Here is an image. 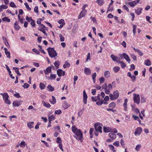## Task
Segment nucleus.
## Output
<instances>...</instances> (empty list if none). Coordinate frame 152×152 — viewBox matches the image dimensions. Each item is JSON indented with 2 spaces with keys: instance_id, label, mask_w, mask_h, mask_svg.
Instances as JSON below:
<instances>
[{
  "instance_id": "nucleus-1",
  "label": "nucleus",
  "mask_w": 152,
  "mask_h": 152,
  "mask_svg": "<svg viewBox=\"0 0 152 152\" xmlns=\"http://www.w3.org/2000/svg\"><path fill=\"white\" fill-rule=\"evenodd\" d=\"M73 133L75 134L73 137L77 140H80L81 142L83 141V133L80 129H78L75 126H73L72 127Z\"/></svg>"
},
{
  "instance_id": "nucleus-2",
  "label": "nucleus",
  "mask_w": 152,
  "mask_h": 152,
  "mask_svg": "<svg viewBox=\"0 0 152 152\" xmlns=\"http://www.w3.org/2000/svg\"><path fill=\"white\" fill-rule=\"evenodd\" d=\"M49 56L51 58H54L57 55L56 51L54 50V48L49 47L47 49Z\"/></svg>"
},
{
  "instance_id": "nucleus-3",
  "label": "nucleus",
  "mask_w": 152,
  "mask_h": 152,
  "mask_svg": "<svg viewBox=\"0 0 152 152\" xmlns=\"http://www.w3.org/2000/svg\"><path fill=\"white\" fill-rule=\"evenodd\" d=\"M110 97V99L112 100H114L117 99L119 97V94L118 91L116 90L114 91L113 93V94H110L109 95Z\"/></svg>"
},
{
  "instance_id": "nucleus-4",
  "label": "nucleus",
  "mask_w": 152,
  "mask_h": 152,
  "mask_svg": "<svg viewBox=\"0 0 152 152\" xmlns=\"http://www.w3.org/2000/svg\"><path fill=\"white\" fill-rule=\"evenodd\" d=\"M133 100L134 102L137 104H139L140 102V95L136 94H133Z\"/></svg>"
},
{
  "instance_id": "nucleus-5",
  "label": "nucleus",
  "mask_w": 152,
  "mask_h": 152,
  "mask_svg": "<svg viewBox=\"0 0 152 152\" xmlns=\"http://www.w3.org/2000/svg\"><path fill=\"white\" fill-rule=\"evenodd\" d=\"M101 125L102 124L99 123H97L94 124V126L96 131H98L101 133L102 132Z\"/></svg>"
},
{
  "instance_id": "nucleus-6",
  "label": "nucleus",
  "mask_w": 152,
  "mask_h": 152,
  "mask_svg": "<svg viewBox=\"0 0 152 152\" xmlns=\"http://www.w3.org/2000/svg\"><path fill=\"white\" fill-rule=\"evenodd\" d=\"M39 27L40 28H39V30L42 32L46 36H47V34L45 31V30H47V28L43 24L40 25Z\"/></svg>"
},
{
  "instance_id": "nucleus-7",
  "label": "nucleus",
  "mask_w": 152,
  "mask_h": 152,
  "mask_svg": "<svg viewBox=\"0 0 152 152\" xmlns=\"http://www.w3.org/2000/svg\"><path fill=\"white\" fill-rule=\"evenodd\" d=\"M142 129L140 127H138L136 129L134 132V134L135 136L139 135L142 132Z\"/></svg>"
},
{
  "instance_id": "nucleus-8",
  "label": "nucleus",
  "mask_w": 152,
  "mask_h": 152,
  "mask_svg": "<svg viewBox=\"0 0 152 152\" xmlns=\"http://www.w3.org/2000/svg\"><path fill=\"white\" fill-rule=\"evenodd\" d=\"M110 57L112 60L118 63V61L120 60V58L118 56H115L114 55L112 54L110 55Z\"/></svg>"
},
{
  "instance_id": "nucleus-9",
  "label": "nucleus",
  "mask_w": 152,
  "mask_h": 152,
  "mask_svg": "<svg viewBox=\"0 0 152 152\" xmlns=\"http://www.w3.org/2000/svg\"><path fill=\"white\" fill-rule=\"evenodd\" d=\"M23 101L21 100H17L13 102L12 104L13 106L18 107L22 103Z\"/></svg>"
},
{
  "instance_id": "nucleus-10",
  "label": "nucleus",
  "mask_w": 152,
  "mask_h": 152,
  "mask_svg": "<svg viewBox=\"0 0 152 152\" xmlns=\"http://www.w3.org/2000/svg\"><path fill=\"white\" fill-rule=\"evenodd\" d=\"M87 12V10H82L78 16V18L80 19L85 16Z\"/></svg>"
},
{
  "instance_id": "nucleus-11",
  "label": "nucleus",
  "mask_w": 152,
  "mask_h": 152,
  "mask_svg": "<svg viewBox=\"0 0 152 152\" xmlns=\"http://www.w3.org/2000/svg\"><path fill=\"white\" fill-rule=\"evenodd\" d=\"M57 73L59 77L65 75V72L60 69H59L57 70Z\"/></svg>"
},
{
  "instance_id": "nucleus-12",
  "label": "nucleus",
  "mask_w": 152,
  "mask_h": 152,
  "mask_svg": "<svg viewBox=\"0 0 152 152\" xmlns=\"http://www.w3.org/2000/svg\"><path fill=\"white\" fill-rule=\"evenodd\" d=\"M87 96L86 93V91L84 90L83 91V102L85 104L87 103Z\"/></svg>"
},
{
  "instance_id": "nucleus-13",
  "label": "nucleus",
  "mask_w": 152,
  "mask_h": 152,
  "mask_svg": "<svg viewBox=\"0 0 152 152\" xmlns=\"http://www.w3.org/2000/svg\"><path fill=\"white\" fill-rule=\"evenodd\" d=\"M128 101V99H125L124 100V102L123 104V105L124 107V110L125 111H128L127 103Z\"/></svg>"
},
{
  "instance_id": "nucleus-14",
  "label": "nucleus",
  "mask_w": 152,
  "mask_h": 152,
  "mask_svg": "<svg viewBox=\"0 0 152 152\" xmlns=\"http://www.w3.org/2000/svg\"><path fill=\"white\" fill-rule=\"evenodd\" d=\"M84 72L85 74L87 75H90L91 73V70L88 68H84Z\"/></svg>"
},
{
  "instance_id": "nucleus-15",
  "label": "nucleus",
  "mask_w": 152,
  "mask_h": 152,
  "mask_svg": "<svg viewBox=\"0 0 152 152\" xmlns=\"http://www.w3.org/2000/svg\"><path fill=\"white\" fill-rule=\"evenodd\" d=\"M51 67L49 66L45 70H44L45 74L46 75H48L51 72Z\"/></svg>"
},
{
  "instance_id": "nucleus-16",
  "label": "nucleus",
  "mask_w": 152,
  "mask_h": 152,
  "mask_svg": "<svg viewBox=\"0 0 152 152\" xmlns=\"http://www.w3.org/2000/svg\"><path fill=\"white\" fill-rule=\"evenodd\" d=\"M109 135L110 137L113 140L115 139L116 137V134L112 132H110L109 134Z\"/></svg>"
},
{
  "instance_id": "nucleus-17",
  "label": "nucleus",
  "mask_w": 152,
  "mask_h": 152,
  "mask_svg": "<svg viewBox=\"0 0 152 152\" xmlns=\"http://www.w3.org/2000/svg\"><path fill=\"white\" fill-rule=\"evenodd\" d=\"M103 131L105 132L108 133L112 132V129L110 127H104L103 128Z\"/></svg>"
},
{
  "instance_id": "nucleus-18",
  "label": "nucleus",
  "mask_w": 152,
  "mask_h": 152,
  "mask_svg": "<svg viewBox=\"0 0 152 152\" xmlns=\"http://www.w3.org/2000/svg\"><path fill=\"white\" fill-rule=\"evenodd\" d=\"M126 4H129L131 7H134L137 4V3H136V2L135 1H134L126 3Z\"/></svg>"
},
{
  "instance_id": "nucleus-19",
  "label": "nucleus",
  "mask_w": 152,
  "mask_h": 152,
  "mask_svg": "<svg viewBox=\"0 0 152 152\" xmlns=\"http://www.w3.org/2000/svg\"><path fill=\"white\" fill-rule=\"evenodd\" d=\"M4 50L5 53L7 56V57L8 58H10V52L8 51L7 49L6 48H4Z\"/></svg>"
},
{
  "instance_id": "nucleus-20",
  "label": "nucleus",
  "mask_w": 152,
  "mask_h": 152,
  "mask_svg": "<svg viewBox=\"0 0 152 152\" xmlns=\"http://www.w3.org/2000/svg\"><path fill=\"white\" fill-rule=\"evenodd\" d=\"M50 103L53 104H55L56 102V99L54 96H52V99L49 100Z\"/></svg>"
},
{
  "instance_id": "nucleus-21",
  "label": "nucleus",
  "mask_w": 152,
  "mask_h": 152,
  "mask_svg": "<svg viewBox=\"0 0 152 152\" xmlns=\"http://www.w3.org/2000/svg\"><path fill=\"white\" fill-rule=\"evenodd\" d=\"M56 75L53 74H50V77H46V78L47 79H48L49 80H52L55 79L56 78Z\"/></svg>"
},
{
  "instance_id": "nucleus-22",
  "label": "nucleus",
  "mask_w": 152,
  "mask_h": 152,
  "mask_svg": "<svg viewBox=\"0 0 152 152\" xmlns=\"http://www.w3.org/2000/svg\"><path fill=\"white\" fill-rule=\"evenodd\" d=\"M14 28L15 30H18L20 28V26L18 25V23L16 21L14 24Z\"/></svg>"
},
{
  "instance_id": "nucleus-23",
  "label": "nucleus",
  "mask_w": 152,
  "mask_h": 152,
  "mask_svg": "<svg viewBox=\"0 0 152 152\" xmlns=\"http://www.w3.org/2000/svg\"><path fill=\"white\" fill-rule=\"evenodd\" d=\"M70 66V64L68 61H66L65 63L63 65V67L64 68H69Z\"/></svg>"
},
{
  "instance_id": "nucleus-24",
  "label": "nucleus",
  "mask_w": 152,
  "mask_h": 152,
  "mask_svg": "<svg viewBox=\"0 0 152 152\" xmlns=\"http://www.w3.org/2000/svg\"><path fill=\"white\" fill-rule=\"evenodd\" d=\"M142 10V8H138L136 10H135V12L137 15H139L141 13Z\"/></svg>"
},
{
  "instance_id": "nucleus-25",
  "label": "nucleus",
  "mask_w": 152,
  "mask_h": 152,
  "mask_svg": "<svg viewBox=\"0 0 152 152\" xmlns=\"http://www.w3.org/2000/svg\"><path fill=\"white\" fill-rule=\"evenodd\" d=\"M96 2L100 6H102L104 3V1L103 0H97Z\"/></svg>"
},
{
  "instance_id": "nucleus-26",
  "label": "nucleus",
  "mask_w": 152,
  "mask_h": 152,
  "mask_svg": "<svg viewBox=\"0 0 152 152\" xmlns=\"http://www.w3.org/2000/svg\"><path fill=\"white\" fill-rule=\"evenodd\" d=\"M34 124V122L33 121L29 122L27 123V125L28 128L31 129L33 127V125Z\"/></svg>"
},
{
  "instance_id": "nucleus-27",
  "label": "nucleus",
  "mask_w": 152,
  "mask_h": 152,
  "mask_svg": "<svg viewBox=\"0 0 152 152\" xmlns=\"http://www.w3.org/2000/svg\"><path fill=\"white\" fill-rule=\"evenodd\" d=\"M110 75V72L109 71H106L104 72V75L106 78H108Z\"/></svg>"
},
{
  "instance_id": "nucleus-28",
  "label": "nucleus",
  "mask_w": 152,
  "mask_h": 152,
  "mask_svg": "<svg viewBox=\"0 0 152 152\" xmlns=\"http://www.w3.org/2000/svg\"><path fill=\"white\" fill-rule=\"evenodd\" d=\"M144 64L146 66H149L151 65V62L149 59H147L145 61Z\"/></svg>"
},
{
  "instance_id": "nucleus-29",
  "label": "nucleus",
  "mask_w": 152,
  "mask_h": 152,
  "mask_svg": "<svg viewBox=\"0 0 152 152\" xmlns=\"http://www.w3.org/2000/svg\"><path fill=\"white\" fill-rule=\"evenodd\" d=\"M118 63L120 64H121V67L122 68H124L126 66V64L122 61H120V60L119 61H118Z\"/></svg>"
},
{
  "instance_id": "nucleus-30",
  "label": "nucleus",
  "mask_w": 152,
  "mask_h": 152,
  "mask_svg": "<svg viewBox=\"0 0 152 152\" xmlns=\"http://www.w3.org/2000/svg\"><path fill=\"white\" fill-rule=\"evenodd\" d=\"M13 69L15 70V72L18 75H20L21 74L19 71L18 68L16 67H13Z\"/></svg>"
},
{
  "instance_id": "nucleus-31",
  "label": "nucleus",
  "mask_w": 152,
  "mask_h": 152,
  "mask_svg": "<svg viewBox=\"0 0 152 152\" xmlns=\"http://www.w3.org/2000/svg\"><path fill=\"white\" fill-rule=\"evenodd\" d=\"M124 58L126 60V61L128 63H129L130 61V59L129 56L126 53L125 55Z\"/></svg>"
},
{
  "instance_id": "nucleus-32",
  "label": "nucleus",
  "mask_w": 152,
  "mask_h": 152,
  "mask_svg": "<svg viewBox=\"0 0 152 152\" xmlns=\"http://www.w3.org/2000/svg\"><path fill=\"white\" fill-rule=\"evenodd\" d=\"M120 68L118 66H115L113 68V70L115 73L117 72L120 70Z\"/></svg>"
},
{
  "instance_id": "nucleus-33",
  "label": "nucleus",
  "mask_w": 152,
  "mask_h": 152,
  "mask_svg": "<svg viewBox=\"0 0 152 152\" xmlns=\"http://www.w3.org/2000/svg\"><path fill=\"white\" fill-rule=\"evenodd\" d=\"M47 88L48 91H53L54 90V87H52L50 85H48L47 86Z\"/></svg>"
},
{
  "instance_id": "nucleus-34",
  "label": "nucleus",
  "mask_w": 152,
  "mask_h": 152,
  "mask_svg": "<svg viewBox=\"0 0 152 152\" xmlns=\"http://www.w3.org/2000/svg\"><path fill=\"white\" fill-rule=\"evenodd\" d=\"M60 64V61H56L54 63V65L56 69L59 68Z\"/></svg>"
},
{
  "instance_id": "nucleus-35",
  "label": "nucleus",
  "mask_w": 152,
  "mask_h": 152,
  "mask_svg": "<svg viewBox=\"0 0 152 152\" xmlns=\"http://www.w3.org/2000/svg\"><path fill=\"white\" fill-rule=\"evenodd\" d=\"M48 119L49 121L51 122L52 121L55 119V117L54 115H52L48 117Z\"/></svg>"
},
{
  "instance_id": "nucleus-36",
  "label": "nucleus",
  "mask_w": 152,
  "mask_h": 152,
  "mask_svg": "<svg viewBox=\"0 0 152 152\" xmlns=\"http://www.w3.org/2000/svg\"><path fill=\"white\" fill-rule=\"evenodd\" d=\"M115 106V104L114 102H112L109 104V107L114 108Z\"/></svg>"
},
{
  "instance_id": "nucleus-37",
  "label": "nucleus",
  "mask_w": 152,
  "mask_h": 152,
  "mask_svg": "<svg viewBox=\"0 0 152 152\" xmlns=\"http://www.w3.org/2000/svg\"><path fill=\"white\" fill-rule=\"evenodd\" d=\"M140 96L141 99V102L142 103L145 102L146 101V98L143 95H141Z\"/></svg>"
},
{
  "instance_id": "nucleus-38",
  "label": "nucleus",
  "mask_w": 152,
  "mask_h": 152,
  "mask_svg": "<svg viewBox=\"0 0 152 152\" xmlns=\"http://www.w3.org/2000/svg\"><path fill=\"white\" fill-rule=\"evenodd\" d=\"M39 87L41 90H43L45 88V86L43 83H40L39 84Z\"/></svg>"
},
{
  "instance_id": "nucleus-39",
  "label": "nucleus",
  "mask_w": 152,
  "mask_h": 152,
  "mask_svg": "<svg viewBox=\"0 0 152 152\" xmlns=\"http://www.w3.org/2000/svg\"><path fill=\"white\" fill-rule=\"evenodd\" d=\"M25 142L24 141H23L20 142L19 145L20 147L24 148L25 147Z\"/></svg>"
},
{
  "instance_id": "nucleus-40",
  "label": "nucleus",
  "mask_w": 152,
  "mask_h": 152,
  "mask_svg": "<svg viewBox=\"0 0 152 152\" xmlns=\"http://www.w3.org/2000/svg\"><path fill=\"white\" fill-rule=\"evenodd\" d=\"M10 5L11 7H12L15 8H17V6L15 5V3L12 1L10 2Z\"/></svg>"
},
{
  "instance_id": "nucleus-41",
  "label": "nucleus",
  "mask_w": 152,
  "mask_h": 152,
  "mask_svg": "<svg viewBox=\"0 0 152 152\" xmlns=\"http://www.w3.org/2000/svg\"><path fill=\"white\" fill-rule=\"evenodd\" d=\"M2 20L6 21L7 22H10V19L7 17H4L2 19Z\"/></svg>"
},
{
  "instance_id": "nucleus-42",
  "label": "nucleus",
  "mask_w": 152,
  "mask_h": 152,
  "mask_svg": "<svg viewBox=\"0 0 152 152\" xmlns=\"http://www.w3.org/2000/svg\"><path fill=\"white\" fill-rule=\"evenodd\" d=\"M91 60V59L90 58V53H88L87 54V56L86 61H90Z\"/></svg>"
},
{
  "instance_id": "nucleus-43",
  "label": "nucleus",
  "mask_w": 152,
  "mask_h": 152,
  "mask_svg": "<svg viewBox=\"0 0 152 152\" xmlns=\"http://www.w3.org/2000/svg\"><path fill=\"white\" fill-rule=\"evenodd\" d=\"M26 8L28 11H30L31 10V8L29 7L28 5L27 2H25L24 4Z\"/></svg>"
},
{
  "instance_id": "nucleus-44",
  "label": "nucleus",
  "mask_w": 152,
  "mask_h": 152,
  "mask_svg": "<svg viewBox=\"0 0 152 152\" xmlns=\"http://www.w3.org/2000/svg\"><path fill=\"white\" fill-rule=\"evenodd\" d=\"M38 47L39 48V50L44 54H45V52L44 50L42 49V46L40 45H38Z\"/></svg>"
},
{
  "instance_id": "nucleus-45",
  "label": "nucleus",
  "mask_w": 152,
  "mask_h": 152,
  "mask_svg": "<svg viewBox=\"0 0 152 152\" xmlns=\"http://www.w3.org/2000/svg\"><path fill=\"white\" fill-rule=\"evenodd\" d=\"M61 111L60 109L56 110L55 111V114L56 115H60L61 114Z\"/></svg>"
},
{
  "instance_id": "nucleus-46",
  "label": "nucleus",
  "mask_w": 152,
  "mask_h": 152,
  "mask_svg": "<svg viewBox=\"0 0 152 152\" xmlns=\"http://www.w3.org/2000/svg\"><path fill=\"white\" fill-rule=\"evenodd\" d=\"M5 95L4 96H3V100L4 101L7 99L9 98V96L8 95V94L6 93V94H5Z\"/></svg>"
},
{
  "instance_id": "nucleus-47",
  "label": "nucleus",
  "mask_w": 152,
  "mask_h": 152,
  "mask_svg": "<svg viewBox=\"0 0 152 152\" xmlns=\"http://www.w3.org/2000/svg\"><path fill=\"white\" fill-rule=\"evenodd\" d=\"M43 105L44 106L46 107L47 108H50L51 105L49 103L44 102L43 104Z\"/></svg>"
},
{
  "instance_id": "nucleus-48",
  "label": "nucleus",
  "mask_w": 152,
  "mask_h": 152,
  "mask_svg": "<svg viewBox=\"0 0 152 152\" xmlns=\"http://www.w3.org/2000/svg\"><path fill=\"white\" fill-rule=\"evenodd\" d=\"M113 10V6L111 7V6L108 5L107 8V11L112 12Z\"/></svg>"
},
{
  "instance_id": "nucleus-49",
  "label": "nucleus",
  "mask_w": 152,
  "mask_h": 152,
  "mask_svg": "<svg viewBox=\"0 0 152 152\" xmlns=\"http://www.w3.org/2000/svg\"><path fill=\"white\" fill-rule=\"evenodd\" d=\"M83 110H81L80 111H79L77 113L78 116L80 117L82 115L83 112L84 110L83 108Z\"/></svg>"
},
{
  "instance_id": "nucleus-50",
  "label": "nucleus",
  "mask_w": 152,
  "mask_h": 152,
  "mask_svg": "<svg viewBox=\"0 0 152 152\" xmlns=\"http://www.w3.org/2000/svg\"><path fill=\"white\" fill-rule=\"evenodd\" d=\"M126 53H123V54H119V56L120 57V60L124 58L125 57V55Z\"/></svg>"
},
{
  "instance_id": "nucleus-51",
  "label": "nucleus",
  "mask_w": 152,
  "mask_h": 152,
  "mask_svg": "<svg viewBox=\"0 0 152 152\" xmlns=\"http://www.w3.org/2000/svg\"><path fill=\"white\" fill-rule=\"evenodd\" d=\"M0 7H1L3 10H5L8 8V6L6 5L2 4L0 6Z\"/></svg>"
},
{
  "instance_id": "nucleus-52",
  "label": "nucleus",
  "mask_w": 152,
  "mask_h": 152,
  "mask_svg": "<svg viewBox=\"0 0 152 152\" xmlns=\"http://www.w3.org/2000/svg\"><path fill=\"white\" fill-rule=\"evenodd\" d=\"M91 99L94 102H96L99 99L98 97L96 96H92L91 98Z\"/></svg>"
},
{
  "instance_id": "nucleus-53",
  "label": "nucleus",
  "mask_w": 152,
  "mask_h": 152,
  "mask_svg": "<svg viewBox=\"0 0 152 152\" xmlns=\"http://www.w3.org/2000/svg\"><path fill=\"white\" fill-rule=\"evenodd\" d=\"M59 37L61 42H63L64 41V37L61 34H60Z\"/></svg>"
},
{
  "instance_id": "nucleus-54",
  "label": "nucleus",
  "mask_w": 152,
  "mask_h": 152,
  "mask_svg": "<svg viewBox=\"0 0 152 152\" xmlns=\"http://www.w3.org/2000/svg\"><path fill=\"white\" fill-rule=\"evenodd\" d=\"M99 100L96 102V104L98 105H100L103 104L102 103V100H100V99H99Z\"/></svg>"
},
{
  "instance_id": "nucleus-55",
  "label": "nucleus",
  "mask_w": 152,
  "mask_h": 152,
  "mask_svg": "<svg viewBox=\"0 0 152 152\" xmlns=\"http://www.w3.org/2000/svg\"><path fill=\"white\" fill-rule=\"evenodd\" d=\"M141 148V146L140 145H136L135 149L136 151H138L140 150V149Z\"/></svg>"
},
{
  "instance_id": "nucleus-56",
  "label": "nucleus",
  "mask_w": 152,
  "mask_h": 152,
  "mask_svg": "<svg viewBox=\"0 0 152 152\" xmlns=\"http://www.w3.org/2000/svg\"><path fill=\"white\" fill-rule=\"evenodd\" d=\"M130 78H131L132 81L134 82L136 80V77L135 76L133 75Z\"/></svg>"
},
{
  "instance_id": "nucleus-57",
  "label": "nucleus",
  "mask_w": 152,
  "mask_h": 152,
  "mask_svg": "<svg viewBox=\"0 0 152 152\" xmlns=\"http://www.w3.org/2000/svg\"><path fill=\"white\" fill-rule=\"evenodd\" d=\"M29 86L30 85L29 84L26 83H25L24 84L23 87L24 88H27L29 87Z\"/></svg>"
},
{
  "instance_id": "nucleus-58",
  "label": "nucleus",
  "mask_w": 152,
  "mask_h": 152,
  "mask_svg": "<svg viewBox=\"0 0 152 152\" xmlns=\"http://www.w3.org/2000/svg\"><path fill=\"white\" fill-rule=\"evenodd\" d=\"M113 145L116 147H118L120 145L119 142L118 141H115L113 143Z\"/></svg>"
},
{
  "instance_id": "nucleus-59",
  "label": "nucleus",
  "mask_w": 152,
  "mask_h": 152,
  "mask_svg": "<svg viewBox=\"0 0 152 152\" xmlns=\"http://www.w3.org/2000/svg\"><path fill=\"white\" fill-rule=\"evenodd\" d=\"M32 51L37 54H39L40 53L39 50L36 49L34 48L32 49Z\"/></svg>"
},
{
  "instance_id": "nucleus-60",
  "label": "nucleus",
  "mask_w": 152,
  "mask_h": 152,
  "mask_svg": "<svg viewBox=\"0 0 152 152\" xmlns=\"http://www.w3.org/2000/svg\"><path fill=\"white\" fill-rule=\"evenodd\" d=\"M135 66L134 65V64H132L131 65H130V68L129 69V70L130 71H132L133 70H134L135 69Z\"/></svg>"
},
{
  "instance_id": "nucleus-61",
  "label": "nucleus",
  "mask_w": 152,
  "mask_h": 152,
  "mask_svg": "<svg viewBox=\"0 0 152 152\" xmlns=\"http://www.w3.org/2000/svg\"><path fill=\"white\" fill-rule=\"evenodd\" d=\"M31 22V24L32 26L33 27H35V23L34 21L32 19Z\"/></svg>"
},
{
  "instance_id": "nucleus-62",
  "label": "nucleus",
  "mask_w": 152,
  "mask_h": 152,
  "mask_svg": "<svg viewBox=\"0 0 152 152\" xmlns=\"http://www.w3.org/2000/svg\"><path fill=\"white\" fill-rule=\"evenodd\" d=\"M38 9V8L37 6H35L34 9V11L37 14L39 13Z\"/></svg>"
},
{
  "instance_id": "nucleus-63",
  "label": "nucleus",
  "mask_w": 152,
  "mask_h": 152,
  "mask_svg": "<svg viewBox=\"0 0 152 152\" xmlns=\"http://www.w3.org/2000/svg\"><path fill=\"white\" fill-rule=\"evenodd\" d=\"M99 80L100 82V84H101L103 83L104 81V77H101L99 79Z\"/></svg>"
},
{
  "instance_id": "nucleus-64",
  "label": "nucleus",
  "mask_w": 152,
  "mask_h": 152,
  "mask_svg": "<svg viewBox=\"0 0 152 152\" xmlns=\"http://www.w3.org/2000/svg\"><path fill=\"white\" fill-rule=\"evenodd\" d=\"M56 142L57 143H61V139L59 137H58L57 138Z\"/></svg>"
}]
</instances>
